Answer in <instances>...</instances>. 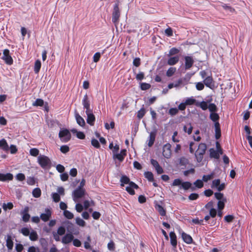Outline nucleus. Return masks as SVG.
<instances>
[{
  "label": "nucleus",
  "mask_w": 252,
  "mask_h": 252,
  "mask_svg": "<svg viewBox=\"0 0 252 252\" xmlns=\"http://www.w3.org/2000/svg\"><path fill=\"white\" fill-rule=\"evenodd\" d=\"M82 104L86 109V114L87 116V122L91 126L94 125L95 117L93 113V110L90 108V101L87 94L84 95L82 100Z\"/></svg>",
  "instance_id": "1"
},
{
  "label": "nucleus",
  "mask_w": 252,
  "mask_h": 252,
  "mask_svg": "<svg viewBox=\"0 0 252 252\" xmlns=\"http://www.w3.org/2000/svg\"><path fill=\"white\" fill-rule=\"evenodd\" d=\"M172 186H180V189H183L185 190H188L189 189H191L192 191L195 190L196 187L192 186V184L188 181L186 182H182V180L180 179H175L172 184H171Z\"/></svg>",
  "instance_id": "2"
},
{
  "label": "nucleus",
  "mask_w": 252,
  "mask_h": 252,
  "mask_svg": "<svg viewBox=\"0 0 252 252\" xmlns=\"http://www.w3.org/2000/svg\"><path fill=\"white\" fill-rule=\"evenodd\" d=\"M207 149V146L206 144L201 143L198 147V149L195 152V156L196 157L197 162H200L203 158V156L205 153Z\"/></svg>",
  "instance_id": "3"
},
{
  "label": "nucleus",
  "mask_w": 252,
  "mask_h": 252,
  "mask_svg": "<svg viewBox=\"0 0 252 252\" xmlns=\"http://www.w3.org/2000/svg\"><path fill=\"white\" fill-rule=\"evenodd\" d=\"M59 137L63 142H67L71 139V135L70 131L66 128H61L59 133Z\"/></svg>",
  "instance_id": "4"
},
{
  "label": "nucleus",
  "mask_w": 252,
  "mask_h": 252,
  "mask_svg": "<svg viewBox=\"0 0 252 252\" xmlns=\"http://www.w3.org/2000/svg\"><path fill=\"white\" fill-rule=\"evenodd\" d=\"M38 162L42 168H46L51 163L49 158L45 156H39L38 157Z\"/></svg>",
  "instance_id": "5"
},
{
  "label": "nucleus",
  "mask_w": 252,
  "mask_h": 252,
  "mask_svg": "<svg viewBox=\"0 0 252 252\" xmlns=\"http://www.w3.org/2000/svg\"><path fill=\"white\" fill-rule=\"evenodd\" d=\"M120 16V13L118 7V4H115L112 13V21L115 24L116 26L118 23Z\"/></svg>",
  "instance_id": "6"
},
{
  "label": "nucleus",
  "mask_w": 252,
  "mask_h": 252,
  "mask_svg": "<svg viewBox=\"0 0 252 252\" xmlns=\"http://www.w3.org/2000/svg\"><path fill=\"white\" fill-rule=\"evenodd\" d=\"M127 184L129 185V186L127 187V192L131 195H134L135 194L134 189H138V186L134 183L130 181V180L128 177H127Z\"/></svg>",
  "instance_id": "7"
},
{
  "label": "nucleus",
  "mask_w": 252,
  "mask_h": 252,
  "mask_svg": "<svg viewBox=\"0 0 252 252\" xmlns=\"http://www.w3.org/2000/svg\"><path fill=\"white\" fill-rule=\"evenodd\" d=\"M171 148V145L169 143H166L163 146L162 155L164 158H170L172 154Z\"/></svg>",
  "instance_id": "8"
},
{
  "label": "nucleus",
  "mask_w": 252,
  "mask_h": 252,
  "mask_svg": "<svg viewBox=\"0 0 252 252\" xmlns=\"http://www.w3.org/2000/svg\"><path fill=\"white\" fill-rule=\"evenodd\" d=\"M85 193V190L84 189L77 188L73 193V200L77 201V199L82 197Z\"/></svg>",
  "instance_id": "9"
},
{
  "label": "nucleus",
  "mask_w": 252,
  "mask_h": 252,
  "mask_svg": "<svg viewBox=\"0 0 252 252\" xmlns=\"http://www.w3.org/2000/svg\"><path fill=\"white\" fill-rule=\"evenodd\" d=\"M2 59L5 61V63L8 64L10 65L13 63V59L9 55V51L8 49H5L3 51Z\"/></svg>",
  "instance_id": "10"
},
{
  "label": "nucleus",
  "mask_w": 252,
  "mask_h": 252,
  "mask_svg": "<svg viewBox=\"0 0 252 252\" xmlns=\"http://www.w3.org/2000/svg\"><path fill=\"white\" fill-rule=\"evenodd\" d=\"M185 60V70L189 69L193 65L194 63V60L191 56H185L184 57Z\"/></svg>",
  "instance_id": "11"
},
{
  "label": "nucleus",
  "mask_w": 252,
  "mask_h": 252,
  "mask_svg": "<svg viewBox=\"0 0 252 252\" xmlns=\"http://www.w3.org/2000/svg\"><path fill=\"white\" fill-rule=\"evenodd\" d=\"M203 83L206 87L211 89H213L215 88V82L211 75L206 77L204 79Z\"/></svg>",
  "instance_id": "12"
},
{
  "label": "nucleus",
  "mask_w": 252,
  "mask_h": 252,
  "mask_svg": "<svg viewBox=\"0 0 252 252\" xmlns=\"http://www.w3.org/2000/svg\"><path fill=\"white\" fill-rule=\"evenodd\" d=\"M74 236L72 234L68 233L65 235L62 239V242L64 244L70 243L73 239Z\"/></svg>",
  "instance_id": "13"
},
{
  "label": "nucleus",
  "mask_w": 252,
  "mask_h": 252,
  "mask_svg": "<svg viewBox=\"0 0 252 252\" xmlns=\"http://www.w3.org/2000/svg\"><path fill=\"white\" fill-rule=\"evenodd\" d=\"M170 243L174 249L176 248L177 245V237L174 232H170L169 233Z\"/></svg>",
  "instance_id": "14"
},
{
  "label": "nucleus",
  "mask_w": 252,
  "mask_h": 252,
  "mask_svg": "<svg viewBox=\"0 0 252 252\" xmlns=\"http://www.w3.org/2000/svg\"><path fill=\"white\" fill-rule=\"evenodd\" d=\"M51 217V211L47 209L45 210V213L41 214L40 215L41 219L44 221H47L49 220Z\"/></svg>",
  "instance_id": "15"
},
{
  "label": "nucleus",
  "mask_w": 252,
  "mask_h": 252,
  "mask_svg": "<svg viewBox=\"0 0 252 252\" xmlns=\"http://www.w3.org/2000/svg\"><path fill=\"white\" fill-rule=\"evenodd\" d=\"M126 154V150H123L121 151L120 153H117L116 154H115L113 155V158L114 159H117L120 161H122L124 159V157H125Z\"/></svg>",
  "instance_id": "16"
},
{
  "label": "nucleus",
  "mask_w": 252,
  "mask_h": 252,
  "mask_svg": "<svg viewBox=\"0 0 252 252\" xmlns=\"http://www.w3.org/2000/svg\"><path fill=\"white\" fill-rule=\"evenodd\" d=\"M13 179V175L11 173H6L5 174L0 173V181L5 182L11 181Z\"/></svg>",
  "instance_id": "17"
},
{
  "label": "nucleus",
  "mask_w": 252,
  "mask_h": 252,
  "mask_svg": "<svg viewBox=\"0 0 252 252\" xmlns=\"http://www.w3.org/2000/svg\"><path fill=\"white\" fill-rule=\"evenodd\" d=\"M215 138L216 139H219L221 137V129L220 125L219 122L215 123Z\"/></svg>",
  "instance_id": "18"
},
{
  "label": "nucleus",
  "mask_w": 252,
  "mask_h": 252,
  "mask_svg": "<svg viewBox=\"0 0 252 252\" xmlns=\"http://www.w3.org/2000/svg\"><path fill=\"white\" fill-rule=\"evenodd\" d=\"M182 237L184 241L187 244H190L192 243L193 239L192 237L189 234L183 232L182 233Z\"/></svg>",
  "instance_id": "19"
},
{
  "label": "nucleus",
  "mask_w": 252,
  "mask_h": 252,
  "mask_svg": "<svg viewBox=\"0 0 252 252\" xmlns=\"http://www.w3.org/2000/svg\"><path fill=\"white\" fill-rule=\"evenodd\" d=\"M75 117L77 123L81 126H84L85 125V122L84 119L77 113L75 114Z\"/></svg>",
  "instance_id": "20"
},
{
  "label": "nucleus",
  "mask_w": 252,
  "mask_h": 252,
  "mask_svg": "<svg viewBox=\"0 0 252 252\" xmlns=\"http://www.w3.org/2000/svg\"><path fill=\"white\" fill-rule=\"evenodd\" d=\"M179 61V57L178 56L170 57L167 61V63L169 65H173L176 64Z\"/></svg>",
  "instance_id": "21"
},
{
  "label": "nucleus",
  "mask_w": 252,
  "mask_h": 252,
  "mask_svg": "<svg viewBox=\"0 0 252 252\" xmlns=\"http://www.w3.org/2000/svg\"><path fill=\"white\" fill-rule=\"evenodd\" d=\"M155 207L160 216H165L166 215V210L161 205L156 204Z\"/></svg>",
  "instance_id": "22"
},
{
  "label": "nucleus",
  "mask_w": 252,
  "mask_h": 252,
  "mask_svg": "<svg viewBox=\"0 0 252 252\" xmlns=\"http://www.w3.org/2000/svg\"><path fill=\"white\" fill-rule=\"evenodd\" d=\"M0 148L6 151L9 150V146L4 139L0 140Z\"/></svg>",
  "instance_id": "23"
},
{
  "label": "nucleus",
  "mask_w": 252,
  "mask_h": 252,
  "mask_svg": "<svg viewBox=\"0 0 252 252\" xmlns=\"http://www.w3.org/2000/svg\"><path fill=\"white\" fill-rule=\"evenodd\" d=\"M144 177L149 181L153 182L154 180V175L152 172L146 171L145 172Z\"/></svg>",
  "instance_id": "24"
},
{
  "label": "nucleus",
  "mask_w": 252,
  "mask_h": 252,
  "mask_svg": "<svg viewBox=\"0 0 252 252\" xmlns=\"http://www.w3.org/2000/svg\"><path fill=\"white\" fill-rule=\"evenodd\" d=\"M71 131L73 133H76L77 137L80 139H84L85 137V135L83 132L78 131L76 129H71Z\"/></svg>",
  "instance_id": "25"
},
{
  "label": "nucleus",
  "mask_w": 252,
  "mask_h": 252,
  "mask_svg": "<svg viewBox=\"0 0 252 252\" xmlns=\"http://www.w3.org/2000/svg\"><path fill=\"white\" fill-rule=\"evenodd\" d=\"M210 156L211 158H214L218 159L220 158V155L217 150H214L213 148L210 149Z\"/></svg>",
  "instance_id": "26"
},
{
  "label": "nucleus",
  "mask_w": 252,
  "mask_h": 252,
  "mask_svg": "<svg viewBox=\"0 0 252 252\" xmlns=\"http://www.w3.org/2000/svg\"><path fill=\"white\" fill-rule=\"evenodd\" d=\"M41 63L39 60H37L35 61L34 66V70L35 73H38L41 68Z\"/></svg>",
  "instance_id": "27"
},
{
  "label": "nucleus",
  "mask_w": 252,
  "mask_h": 252,
  "mask_svg": "<svg viewBox=\"0 0 252 252\" xmlns=\"http://www.w3.org/2000/svg\"><path fill=\"white\" fill-rule=\"evenodd\" d=\"M6 246L10 250H12L13 247V242L10 236H8L6 240Z\"/></svg>",
  "instance_id": "28"
},
{
  "label": "nucleus",
  "mask_w": 252,
  "mask_h": 252,
  "mask_svg": "<svg viewBox=\"0 0 252 252\" xmlns=\"http://www.w3.org/2000/svg\"><path fill=\"white\" fill-rule=\"evenodd\" d=\"M214 176V173L213 172L209 175H204L202 177V181L205 182H207L209 180L213 179Z\"/></svg>",
  "instance_id": "29"
},
{
  "label": "nucleus",
  "mask_w": 252,
  "mask_h": 252,
  "mask_svg": "<svg viewBox=\"0 0 252 252\" xmlns=\"http://www.w3.org/2000/svg\"><path fill=\"white\" fill-rule=\"evenodd\" d=\"M146 113V110L144 108H141L138 112L137 117L139 119H142Z\"/></svg>",
  "instance_id": "30"
},
{
  "label": "nucleus",
  "mask_w": 252,
  "mask_h": 252,
  "mask_svg": "<svg viewBox=\"0 0 252 252\" xmlns=\"http://www.w3.org/2000/svg\"><path fill=\"white\" fill-rule=\"evenodd\" d=\"M226 202V198H224L221 201H219L218 202V210H223L225 206V203Z\"/></svg>",
  "instance_id": "31"
},
{
  "label": "nucleus",
  "mask_w": 252,
  "mask_h": 252,
  "mask_svg": "<svg viewBox=\"0 0 252 252\" xmlns=\"http://www.w3.org/2000/svg\"><path fill=\"white\" fill-rule=\"evenodd\" d=\"M210 118L214 122H218V121L219 120L220 117L219 115L215 112L211 113L210 115Z\"/></svg>",
  "instance_id": "32"
},
{
  "label": "nucleus",
  "mask_w": 252,
  "mask_h": 252,
  "mask_svg": "<svg viewBox=\"0 0 252 252\" xmlns=\"http://www.w3.org/2000/svg\"><path fill=\"white\" fill-rule=\"evenodd\" d=\"M13 205L11 202L3 203L2 204V208L5 211H6L7 209L11 210L13 208Z\"/></svg>",
  "instance_id": "33"
},
{
  "label": "nucleus",
  "mask_w": 252,
  "mask_h": 252,
  "mask_svg": "<svg viewBox=\"0 0 252 252\" xmlns=\"http://www.w3.org/2000/svg\"><path fill=\"white\" fill-rule=\"evenodd\" d=\"M193 184L194 185L195 187L198 188V189H201L204 186L203 181L201 180H199V179H198V180H196L194 182Z\"/></svg>",
  "instance_id": "34"
},
{
  "label": "nucleus",
  "mask_w": 252,
  "mask_h": 252,
  "mask_svg": "<svg viewBox=\"0 0 252 252\" xmlns=\"http://www.w3.org/2000/svg\"><path fill=\"white\" fill-rule=\"evenodd\" d=\"M155 134L153 133H151L150 135V139L148 142V146L151 147L153 144L155 140Z\"/></svg>",
  "instance_id": "35"
},
{
  "label": "nucleus",
  "mask_w": 252,
  "mask_h": 252,
  "mask_svg": "<svg viewBox=\"0 0 252 252\" xmlns=\"http://www.w3.org/2000/svg\"><path fill=\"white\" fill-rule=\"evenodd\" d=\"M32 195L34 197L38 198L41 195V190L39 188L34 189L32 191Z\"/></svg>",
  "instance_id": "36"
},
{
  "label": "nucleus",
  "mask_w": 252,
  "mask_h": 252,
  "mask_svg": "<svg viewBox=\"0 0 252 252\" xmlns=\"http://www.w3.org/2000/svg\"><path fill=\"white\" fill-rule=\"evenodd\" d=\"M220 183V179H217L214 180L212 181V183L211 187L212 189L216 188L217 189L218 187L219 186Z\"/></svg>",
  "instance_id": "37"
},
{
  "label": "nucleus",
  "mask_w": 252,
  "mask_h": 252,
  "mask_svg": "<svg viewBox=\"0 0 252 252\" xmlns=\"http://www.w3.org/2000/svg\"><path fill=\"white\" fill-rule=\"evenodd\" d=\"M30 238L32 241H36L38 239V235L37 233L32 231V232L30 233Z\"/></svg>",
  "instance_id": "38"
},
{
  "label": "nucleus",
  "mask_w": 252,
  "mask_h": 252,
  "mask_svg": "<svg viewBox=\"0 0 252 252\" xmlns=\"http://www.w3.org/2000/svg\"><path fill=\"white\" fill-rule=\"evenodd\" d=\"M76 223L79 226L84 227L85 226L86 222L82 219L77 217L75 219Z\"/></svg>",
  "instance_id": "39"
},
{
  "label": "nucleus",
  "mask_w": 252,
  "mask_h": 252,
  "mask_svg": "<svg viewBox=\"0 0 252 252\" xmlns=\"http://www.w3.org/2000/svg\"><path fill=\"white\" fill-rule=\"evenodd\" d=\"M176 71V68L175 67H170L166 72V75L168 77L172 76Z\"/></svg>",
  "instance_id": "40"
},
{
  "label": "nucleus",
  "mask_w": 252,
  "mask_h": 252,
  "mask_svg": "<svg viewBox=\"0 0 252 252\" xmlns=\"http://www.w3.org/2000/svg\"><path fill=\"white\" fill-rule=\"evenodd\" d=\"M222 7L223 8L226 10H228L231 13H233L235 11V10L234 8L230 6L227 5L226 4H223L222 5Z\"/></svg>",
  "instance_id": "41"
},
{
  "label": "nucleus",
  "mask_w": 252,
  "mask_h": 252,
  "mask_svg": "<svg viewBox=\"0 0 252 252\" xmlns=\"http://www.w3.org/2000/svg\"><path fill=\"white\" fill-rule=\"evenodd\" d=\"M63 215L68 219H72L74 217L73 214L67 210L64 211Z\"/></svg>",
  "instance_id": "42"
},
{
  "label": "nucleus",
  "mask_w": 252,
  "mask_h": 252,
  "mask_svg": "<svg viewBox=\"0 0 252 252\" xmlns=\"http://www.w3.org/2000/svg\"><path fill=\"white\" fill-rule=\"evenodd\" d=\"M180 51L178 49L173 47L172 48L169 52V56H173L176 55L179 53Z\"/></svg>",
  "instance_id": "43"
},
{
  "label": "nucleus",
  "mask_w": 252,
  "mask_h": 252,
  "mask_svg": "<svg viewBox=\"0 0 252 252\" xmlns=\"http://www.w3.org/2000/svg\"><path fill=\"white\" fill-rule=\"evenodd\" d=\"M214 195H215V198L218 200L219 201H221L224 198H225V197H223V194L221 193V192H215L214 193Z\"/></svg>",
  "instance_id": "44"
},
{
  "label": "nucleus",
  "mask_w": 252,
  "mask_h": 252,
  "mask_svg": "<svg viewBox=\"0 0 252 252\" xmlns=\"http://www.w3.org/2000/svg\"><path fill=\"white\" fill-rule=\"evenodd\" d=\"M179 110L177 108H171L169 110L168 114L173 116L177 114Z\"/></svg>",
  "instance_id": "45"
},
{
  "label": "nucleus",
  "mask_w": 252,
  "mask_h": 252,
  "mask_svg": "<svg viewBox=\"0 0 252 252\" xmlns=\"http://www.w3.org/2000/svg\"><path fill=\"white\" fill-rule=\"evenodd\" d=\"M208 109L212 113L215 112L217 111V107L214 103L209 104Z\"/></svg>",
  "instance_id": "46"
},
{
  "label": "nucleus",
  "mask_w": 252,
  "mask_h": 252,
  "mask_svg": "<svg viewBox=\"0 0 252 252\" xmlns=\"http://www.w3.org/2000/svg\"><path fill=\"white\" fill-rule=\"evenodd\" d=\"M151 85L146 83H142L140 88L142 90L145 91L151 88Z\"/></svg>",
  "instance_id": "47"
},
{
  "label": "nucleus",
  "mask_w": 252,
  "mask_h": 252,
  "mask_svg": "<svg viewBox=\"0 0 252 252\" xmlns=\"http://www.w3.org/2000/svg\"><path fill=\"white\" fill-rule=\"evenodd\" d=\"M195 99L193 98H188L185 102L187 105H191L195 103Z\"/></svg>",
  "instance_id": "48"
},
{
  "label": "nucleus",
  "mask_w": 252,
  "mask_h": 252,
  "mask_svg": "<svg viewBox=\"0 0 252 252\" xmlns=\"http://www.w3.org/2000/svg\"><path fill=\"white\" fill-rule=\"evenodd\" d=\"M190 200H195L199 198V194L196 193H192L189 196Z\"/></svg>",
  "instance_id": "49"
},
{
  "label": "nucleus",
  "mask_w": 252,
  "mask_h": 252,
  "mask_svg": "<svg viewBox=\"0 0 252 252\" xmlns=\"http://www.w3.org/2000/svg\"><path fill=\"white\" fill-rule=\"evenodd\" d=\"M52 196L53 199V201L55 202H58L60 200V195L59 193H53L52 194Z\"/></svg>",
  "instance_id": "50"
},
{
  "label": "nucleus",
  "mask_w": 252,
  "mask_h": 252,
  "mask_svg": "<svg viewBox=\"0 0 252 252\" xmlns=\"http://www.w3.org/2000/svg\"><path fill=\"white\" fill-rule=\"evenodd\" d=\"M39 150L36 148L31 149L30 153L32 156L36 157L39 154Z\"/></svg>",
  "instance_id": "51"
},
{
  "label": "nucleus",
  "mask_w": 252,
  "mask_h": 252,
  "mask_svg": "<svg viewBox=\"0 0 252 252\" xmlns=\"http://www.w3.org/2000/svg\"><path fill=\"white\" fill-rule=\"evenodd\" d=\"M234 217L233 215H227L224 217V220L227 222H231L234 220Z\"/></svg>",
  "instance_id": "52"
},
{
  "label": "nucleus",
  "mask_w": 252,
  "mask_h": 252,
  "mask_svg": "<svg viewBox=\"0 0 252 252\" xmlns=\"http://www.w3.org/2000/svg\"><path fill=\"white\" fill-rule=\"evenodd\" d=\"M60 151L62 153L65 154L69 151V148L67 145H63L61 147Z\"/></svg>",
  "instance_id": "53"
},
{
  "label": "nucleus",
  "mask_w": 252,
  "mask_h": 252,
  "mask_svg": "<svg viewBox=\"0 0 252 252\" xmlns=\"http://www.w3.org/2000/svg\"><path fill=\"white\" fill-rule=\"evenodd\" d=\"M208 106L207 102L204 101L201 102L199 104V106L203 110H206L208 108Z\"/></svg>",
  "instance_id": "54"
},
{
  "label": "nucleus",
  "mask_w": 252,
  "mask_h": 252,
  "mask_svg": "<svg viewBox=\"0 0 252 252\" xmlns=\"http://www.w3.org/2000/svg\"><path fill=\"white\" fill-rule=\"evenodd\" d=\"M196 88L198 91H201L204 88V83L199 82L196 83Z\"/></svg>",
  "instance_id": "55"
},
{
  "label": "nucleus",
  "mask_w": 252,
  "mask_h": 252,
  "mask_svg": "<svg viewBox=\"0 0 252 252\" xmlns=\"http://www.w3.org/2000/svg\"><path fill=\"white\" fill-rule=\"evenodd\" d=\"M91 237L90 236H88L87 237V241L85 242V243H84V247L86 249H89L91 248V246L90 244V243L91 242Z\"/></svg>",
  "instance_id": "56"
},
{
  "label": "nucleus",
  "mask_w": 252,
  "mask_h": 252,
  "mask_svg": "<svg viewBox=\"0 0 252 252\" xmlns=\"http://www.w3.org/2000/svg\"><path fill=\"white\" fill-rule=\"evenodd\" d=\"M91 144L95 148H99L100 147V145L98 140L95 139H92Z\"/></svg>",
  "instance_id": "57"
},
{
  "label": "nucleus",
  "mask_w": 252,
  "mask_h": 252,
  "mask_svg": "<svg viewBox=\"0 0 252 252\" xmlns=\"http://www.w3.org/2000/svg\"><path fill=\"white\" fill-rule=\"evenodd\" d=\"M65 232V229L63 227L60 226L57 230V232H56L57 234H59L60 235L62 236L64 234Z\"/></svg>",
  "instance_id": "58"
},
{
  "label": "nucleus",
  "mask_w": 252,
  "mask_h": 252,
  "mask_svg": "<svg viewBox=\"0 0 252 252\" xmlns=\"http://www.w3.org/2000/svg\"><path fill=\"white\" fill-rule=\"evenodd\" d=\"M44 101L41 99H37L36 101L33 103V106H41L43 105Z\"/></svg>",
  "instance_id": "59"
},
{
  "label": "nucleus",
  "mask_w": 252,
  "mask_h": 252,
  "mask_svg": "<svg viewBox=\"0 0 252 252\" xmlns=\"http://www.w3.org/2000/svg\"><path fill=\"white\" fill-rule=\"evenodd\" d=\"M189 126L188 128V127L186 126H184V130L187 132L189 134H190L191 133L192 131V126H191L190 124L189 125Z\"/></svg>",
  "instance_id": "60"
},
{
  "label": "nucleus",
  "mask_w": 252,
  "mask_h": 252,
  "mask_svg": "<svg viewBox=\"0 0 252 252\" xmlns=\"http://www.w3.org/2000/svg\"><path fill=\"white\" fill-rule=\"evenodd\" d=\"M23 215V220L25 222H27L29 220L30 215L28 213H21Z\"/></svg>",
  "instance_id": "61"
},
{
  "label": "nucleus",
  "mask_w": 252,
  "mask_h": 252,
  "mask_svg": "<svg viewBox=\"0 0 252 252\" xmlns=\"http://www.w3.org/2000/svg\"><path fill=\"white\" fill-rule=\"evenodd\" d=\"M213 191L210 189H208L204 191V195L207 197H210L213 194Z\"/></svg>",
  "instance_id": "62"
},
{
  "label": "nucleus",
  "mask_w": 252,
  "mask_h": 252,
  "mask_svg": "<svg viewBox=\"0 0 252 252\" xmlns=\"http://www.w3.org/2000/svg\"><path fill=\"white\" fill-rule=\"evenodd\" d=\"M140 63V59L139 58H136L133 60V64L134 66L138 67Z\"/></svg>",
  "instance_id": "63"
},
{
  "label": "nucleus",
  "mask_w": 252,
  "mask_h": 252,
  "mask_svg": "<svg viewBox=\"0 0 252 252\" xmlns=\"http://www.w3.org/2000/svg\"><path fill=\"white\" fill-rule=\"evenodd\" d=\"M21 233L25 236H28L30 235V231L27 228H23L21 230Z\"/></svg>",
  "instance_id": "64"
}]
</instances>
